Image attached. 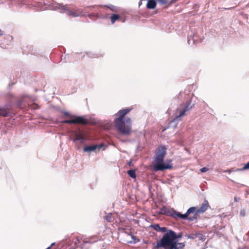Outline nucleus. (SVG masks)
I'll return each instance as SVG.
<instances>
[{
  "label": "nucleus",
  "mask_w": 249,
  "mask_h": 249,
  "mask_svg": "<svg viewBox=\"0 0 249 249\" xmlns=\"http://www.w3.org/2000/svg\"><path fill=\"white\" fill-rule=\"evenodd\" d=\"M185 244L184 242L178 243L177 242V249H183L185 247Z\"/></svg>",
  "instance_id": "nucleus-17"
},
{
  "label": "nucleus",
  "mask_w": 249,
  "mask_h": 249,
  "mask_svg": "<svg viewBox=\"0 0 249 249\" xmlns=\"http://www.w3.org/2000/svg\"><path fill=\"white\" fill-rule=\"evenodd\" d=\"M194 105H191V101H188L184 104L181 105L180 107H182L180 110H179V114L177 115L174 118V121H179L180 118L185 115V112L190 110L193 108Z\"/></svg>",
  "instance_id": "nucleus-5"
},
{
  "label": "nucleus",
  "mask_w": 249,
  "mask_h": 249,
  "mask_svg": "<svg viewBox=\"0 0 249 249\" xmlns=\"http://www.w3.org/2000/svg\"><path fill=\"white\" fill-rule=\"evenodd\" d=\"M209 170V169L207 167H203L200 169V171L201 173H204L208 171Z\"/></svg>",
  "instance_id": "nucleus-23"
},
{
  "label": "nucleus",
  "mask_w": 249,
  "mask_h": 249,
  "mask_svg": "<svg viewBox=\"0 0 249 249\" xmlns=\"http://www.w3.org/2000/svg\"><path fill=\"white\" fill-rule=\"evenodd\" d=\"M132 108H127L119 110L116 114L114 125L118 131L124 135H129L131 132V121L129 117L124 118Z\"/></svg>",
  "instance_id": "nucleus-1"
},
{
  "label": "nucleus",
  "mask_w": 249,
  "mask_h": 249,
  "mask_svg": "<svg viewBox=\"0 0 249 249\" xmlns=\"http://www.w3.org/2000/svg\"><path fill=\"white\" fill-rule=\"evenodd\" d=\"M5 38L6 39L9 40L10 41L13 40V36L10 35H7L5 36Z\"/></svg>",
  "instance_id": "nucleus-24"
},
{
  "label": "nucleus",
  "mask_w": 249,
  "mask_h": 249,
  "mask_svg": "<svg viewBox=\"0 0 249 249\" xmlns=\"http://www.w3.org/2000/svg\"><path fill=\"white\" fill-rule=\"evenodd\" d=\"M77 140H84V137L83 136V135L81 133H76L75 134L73 141L75 142Z\"/></svg>",
  "instance_id": "nucleus-13"
},
{
  "label": "nucleus",
  "mask_w": 249,
  "mask_h": 249,
  "mask_svg": "<svg viewBox=\"0 0 249 249\" xmlns=\"http://www.w3.org/2000/svg\"><path fill=\"white\" fill-rule=\"evenodd\" d=\"M64 114L71 118L69 120H64L62 122V124H79L86 125L89 123V120L86 118L84 116H75L69 114L68 112H64Z\"/></svg>",
  "instance_id": "nucleus-4"
},
{
  "label": "nucleus",
  "mask_w": 249,
  "mask_h": 249,
  "mask_svg": "<svg viewBox=\"0 0 249 249\" xmlns=\"http://www.w3.org/2000/svg\"><path fill=\"white\" fill-rule=\"evenodd\" d=\"M111 11L116 12V8L114 6H111L110 7H108Z\"/></svg>",
  "instance_id": "nucleus-25"
},
{
  "label": "nucleus",
  "mask_w": 249,
  "mask_h": 249,
  "mask_svg": "<svg viewBox=\"0 0 249 249\" xmlns=\"http://www.w3.org/2000/svg\"><path fill=\"white\" fill-rule=\"evenodd\" d=\"M112 218V215L111 214H108V215L105 216V219L107 221V222H110Z\"/></svg>",
  "instance_id": "nucleus-19"
},
{
  "label": "nucleus",
  "mask_w": 249,
  "mask_h": 249,
  "mask_svg": "<svg viewBox=\"0 0 249 249\" xmlns=\"http://www.w3.org/2000/svg\"><path fill=\"white\" fill-rule=\"evenodd\" d=\"M120 16L118 14H112L110 17V20L112 24H114L115 22L120 19Z\"/></svg>",
  "instance_id": "nucleus-12"
},
{
  "label": "nucleus",
  "mask_w": 249,
  "mask_h": 249,
  "mask_svg": "<svg viewBox=\"0 0 249 249\" xmlns=\"http://www.w3.org/2000/svg\"><path fill=\"white\" fill-rule=\"evenodd\" d=\"M63 9L67 11V14L69 16L76 17L82 15L81 11L79 10L75 11L69 10L68 7L66 5L63 6Z\"/></svg>",
  "instance_id": "nucleus-8"
},
{
  "label": "nucleus",
  "mask_w": 249,
  "mask_h": 249,
  "mask_svg": "<svg viewBox=\"0 0 249 249\" xmlns=\"http://www.w3.org/2000/svg\"><path fill=\"white\" fill-rule=\"evenodd\" d=\"M131 163H132V162L131 161H129V163H128L129 165L130 166Z\"/></svg>",
  "instance_id": "nucleus-27"
},
{
  "label": "nucleus",
  "mask_w": 249,
  "mask_h": 249,
  "mask_svg": "<svg viewBox=\"0 0 249 249\" xmlns=\"http://www.w3.org/2000/svg\"><path fill=\"white\" fill-rule=\"evenodd\" d=\"M75 240L76 241H75V244L78 247L81 246L82 248H83V244L81 243L82 242L83 243H87L89 242L88 240H86L85 239H82V238L79 237H76Z\"/></svg>",
  "instance_id": "nucleus-11"
},
{
  "label": "nucleus",
  "mask_w": 249,
  "mask_h": 249,
  "mask_svg": "<svg viewBox=\"0 0 249 249\" xmlns=\"http://www.w3.org/2000/svg\"><path fill=\"white\" fill-rule=\"evenodd\" d=\"M166 154V148L164 146H159L156 150L154 158V164L153 166L154 171H163L172 168L171 164H165L163 159Z\"/></svg>",
  "instance_id": "nucleus-2"
},
{
  "label": "nucleus",
  "mask_w": 249,
  "mask_h": 249,
  "mask_svg": "<svg viewBox=\"0 0 249 249\" xmlns=\"http://www.w3.org/2000/svg\"><path fill=\"white\" fill-rule=\"evenodd\" d=\"M127 173L128 175L133 178H135L136 177L135 171L134 170H130L128 171Z\"/></svg>",
  "instance_id": "nucleus-15"
},
{
  "label": "nucleus",
  "mask_w": 249,
  "mask_h": 249,
  "mask_svg": "<svg viewBox=\"0 0 249 249\" xmlns=\"http://www.w3.org/2000/svg\"><path fill=\"white\" fill-rule=\"evenodd\" d=\"M160 213L167 216H171L176 219L178 218V212L175 210H173V211L171 212L165 207H163L160 209Z\"/></svg>",
  "instance_id": "nucleus-7"
},
{
  "label": "nucleus",
  "mask_w": 249,
  "mask_h": 249,
  "mask_svg": "<svg viewBox=\"0 0 249 249\" xmlns=\"http://www.w3.org/2000/svg\"><path fill=\"white\" fill-rule=\"evenodd\" d=\"M131 238L133 240V241H131L130 243H136L137 242H138L140 240L135 236L134 235H131Z\"/></svg>",
  "instance_id": "nucleus-18"
},
{
  "label": "nucleus",
  "mask_w": 249,
  "mask_h": 249,
  "mask_svg": "<svg viewBox=\"0 0 249 249\" xmlns=\"http://www.w3.org/2000/svg\"><path fill=\"white\" fill-rule=\"evenodd\" d=\"M247 169H249V161L244 165L242 170H245Z\"/></svg>",
  "instance_id": "nucleus-22"
},
{
  "label": "nucleus",
  "mask_w": 249,
  "mask_h": 249,
  "mask_svg": "<svg viewBox=\"0 0 249 249\" xmlns=\"http://www.w3.org/2000/svg\"><path fill=\"white\" fill-rule=\"evenodd\" d=\"M8 115V110L4 108H0V116L6 117Z\"/></svg>",
  "instance_id": "nucleus-14"
},
{
  "label": "nucleus",
  "mask_w": 249,
  "mask_h": 249,
  "mask_svg": "<svg viewBox=\"0 0 249 249\" xmlns=\"http://www.w3.org/2000/svg\"><path fill=\"white\" fill-rule=\"evenodd\" d=\"M168 231H167V229L166 227H160L159 232L166 233Z\"/></svg>",
  "instance_id": "nucleus-21"
},
{
  "label": "nucleus",
  "mask_w": 249,
  "mask_h": 249,
  "mask_svg": "<svg viewBox=\"0 0 249 249\" xmlns=\"http://www.w3.org/2000/svg\"><path fill=\"white\" fill-rule=\"evenodd\" d=\"M150 227L157 231H160V227L159 224L151 225Z\"/></svg>",
  "instance_id": "nucleus-16"
},
{
  "label": "nucleus",
  "mask_w": 249,
  "mask_h": 249,
  "mask_svg": "<svg viewBox=\"0 0 249 249\" xmlns=\"http://www.w3.org/2000/svg\"><path fill=\"white\" fill-rule=\"evenodd\" d=\"M209 207V204L208 201H205L202 204L201 206L199 208L196 210V214H198L200 213H203L205 212Z\"/></svg>",
  "instance_id": "nucleus-9"
},
{
  "label": "nucleus",
  "mask_w": 249,
  "mask_h": 249,
  "mask_svg": "<svg viewBox=\"0 0 249 249\" xmlns=\"http://www.w3.org/2000/svg\"><path fill=\"white\" fill-rule=\"evenodd\" d=\"M174 231L168 230L162 238L157 243V248H168V249H177V241L174 240Z\"/></svg>",
  "instance_id": "nucleus-3"
},
{
  "label": "nucleus",
  "mask_w": 249,
  "mask_h": 249,
  "mask_svg": "<svg viewBox=\"0 0 249 249\" xmlns=\"http://www.w3.org/2000/svg\"><path fill=\"white\" fill-rule=\"evenodd\" d=\"M174 235H175V237H174L175 241H176V240L178 238H181L182 236V234L181 233H179L178 234H177L176 233V232H174Z\"/></svg>",
  "instance_id": "nucleus-20"
},
{
  "label": "nucleus",
  "mask_w": 249,
  "mask_h": 249,
  "mask_svg": "<svg viewBox=\"0 0 249 249\" xmlns=\"http://www.w3.org/2000/svg\"><path fill=\"white\" fill-rule=\"evenodd\" d=\"M196 207H191L187 211V212L184 214H181L178 213V218L181 219H186L188 218V220L190 221L194 220L195 218H196Z\"/></svg>",
  "instance_id": "nucleus-6"
},
{
  "label": "nucleus",
  "mask_w": 249,
  "mask_h": 249,
  "mask_svg": "<svg viewBox=\"0 0 249 249\" xmlns=\"http://www.w3.org/2000/svg\"><path fill=\"white\" fill-rule=\"evenodd\" d=\"M240 199V198H237V197L235 196L234 198V201L235 202H237L238 201V200Z\"/></svg>",
  "instance_id": "nucleus-26"
},
{
  "label": "nucleus",
  "mask_w": 249,
  "mask_h": 249,
  "mask_svg": "<svg viewBox=\"0 0 249 249\" xmlns=\"http://www.w3.org/2000/svg\"><path fill=\"white\" fill-rule=\"evenodd\" d=\"M102 145H92L86 146L84 148L85 152H91L95 150L96 149H99L101 148Z\"/></svg>",
  "instance_id": "nucleus-10"
}]
</instances>
